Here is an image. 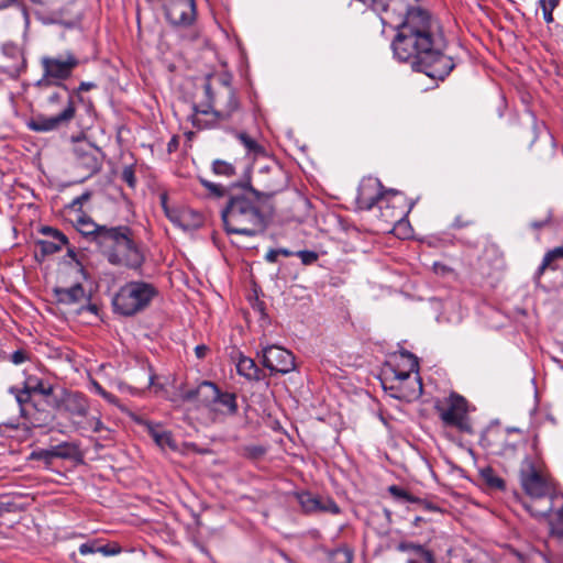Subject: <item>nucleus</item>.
Instances as JSON below:
<instances>
[{"label": "nucleus", "instance_id": "obj_1", "mask_svg": "<svg viewBox=\"0 0 563 563\" xmlns=\"http://www.w3.org/2000/svg\"><path fill=\"white\" fill-rule=\"evenodd\" d=\"M394 56L416 71L444 80L454 69L453 58L444 53L446 40L429 11L409 5L391 43Z\"/></svg>", "mask_w": 563, "mask_h": 563}, {"label": "nucleus", "instance_id": "obj_2", "mask_svg": "<svg viewBox=\"0 0 563 563\" xmlns=\"http://www.w3.org/2000/svg\"><path fill=\"white\" fill-rule=\"evenodd\" d=\"M279 188H271L261 192L251 186H242L230 191L225 207L221 210V219L228 234L255 236L265 232L266 217L261 209L264 198H269Z\"/></svg>", "mask_w": 563, "mask_h": 563}, {"label": "nucleus", "instance_id": "obj_3", "mask_svg": "<svg viewBox=\"0 0 563 563\" xmlns=\"http://www.w3.org/2000/svg\"><path fill=\"white\" fill-rule=\"evenodd\" d=\"M104 233L99 249L111 265L130 269H139L143 265L144 254L129 225L109 227Z\"/></svg>", "mask_w": 563, "mask_h": 563}, {"label": "nucleus", "instance_id": "obj_4", "mask_svg": "<svg viewBox=\"0 0 563 563\" xmlns=\"http://www.w3.org/2000/svg\"><path fill=\"white\" fill-rule=\"evenodd\" d=\"M418 371V357L406 350L399 353V362L396 365L388 363L385 375L390 372L397 383V393L391 394V397L407 402L419 399L423 386Z\"/></svg>", "mask_w": 563, "mask_h": 563}, {"label": "nucleus", "instance_id": "obj_5", "mask_svg": "<svg viewBox=\"0 0 563 563\" xmlns=\"http://www.w3.org/2000/svg\"><path fill=\"white\" fill-rule=\"evenodd\" d=\"M51 86L58 87L59 90L52 92L47 97V106L51 110L65 101L63 110L54 115L47 117L44 114L35 115L29 123V128L35 132H49L55 131L62 126H67L76 114V106L71 93L67 86L63 82H54Z\"/></svg>", "mask_w": 563, "mask_h": 563}, {"label": "nucleus", "instance_id": "obj_6", "mask_svg": "<svg viewBox=\"0 0 563 563\" xmlns=\"http://www.w3.org/2000/svg\"><path fill=\"white\" fill-rule=\"evenodd\" d=\"M157 295L156 287L150 283L129 282L113 297V309L121 316L132 317L145 310Z\"/></svg>", "mask_w": 563, "mask_h": 563}, {"label": "nucleus", "instance_id": "obj_7", "mask_svg": "<svg viewBox=\"0 0 563 563\" xmlns=\"http://www.w3.org/2000/svg\"><path fill=\"white\" fill-rule=\"evenodd\" d=\"M434 409L444 427L453 428L461 433L474 432L468 416V401L463 396L451 393L449 397L438 401Z\"/></svg>", "mask_w": 563, "mask_h": 563}, {"label": "nucleus", "instance_id": "obj_8", "mask_svg": "<svg viewBox=\"0 0 563 563\" xmlns=\"http://www.w3.org/2000/svg\"><path fill=\"white\" fill-rule=\"evenodd\" d=\"M203 91L207 98V102L203 106H192V124L198 129H205L218 124L222 121H228L232 113L238 110L239 101L233 92L229 93L228 106L225 110L213 109V92L210 79L207 78L203 84Z\"/></svg>", "mask_w": 563, "mask_h": 563}, {"label": "nucleus", "instance_id": "obj_9", "mask_svg": "<svg viewBox=\"0 0 563 563\" xmlns=\"http://www.w3.org/2000/svg\"><path fill=\"white\" fill-rule=\"evenodd\" d=\"M412 207L413 202H409L401 192L395 189H388L384 203L378 206L382 221L391 225L393 230H400L408 224L406 218Z\"/></svg>", "mask_w": 563, "mask_h": 563}, {"label": "nucleus", "instance_id": "obj_10", "mask_svg": "<svg viewBox=\"0 0 563 563\" xmlns=\"http://www.w3.org/2000/svg\"><path fill=\"white\" fill-rule=\"evenodd\" d=\"M44 76L37 86L49 87L54 82H63L68 79L74 69L79 65V59L70 52L55 57L44 56L41 59Z\"/></svg>", "mask_w": 563, "mask_h": 563}, {"label": "nucleus", "instance_id": "obj_11", "mask_svg": "<svg viewBox=\"0 0 563 563\" xmlns=\"http://www.w3.org/2000/svg\"><path fill=\"white\" fill-rule=\"evenodd\" d=\"M261 363L269 369L271 375L288 374L296 368L294 354L279 345H267L261 350Z\"/></svg>", "mask_w": 563, "mask_h": 563}, {"label": "nucleus", "instance_id": "obj_12", "mask_svg": "<svg viewBox=\"0 0 563 563\" xmlns=\"http://www.w3.org/2000/svg\"><path fill=\"white\" fill-rule=\"evenodd\" d=\"M73 153L76 166L80 168L87 177L100 170L103 154L99 147L90 142L79 141L74 145Z\"/></svg>", "mask_w": 563, "mask_h": 563}, {"label": "nucleus", "instance_id": "obj_13", "mask_svg": "<svg viewBox=\"0 0 563 563\" xmlns=\"http://www.w3.org/2000/svg\"><path fill=\"white\" fill-rule=\"evenodd\" d=\"M166 20L174 26H190L197 16L195 0H166L164 4Z\"/></svg>", "mask_w": 563, "mask_h": 563}, {"label": "nucleus", "instance_id": "obj_14", "mask_svg": "<svg viewBox=\"0 0 563 563\" xmlns=\"http://www.w3.org/2000/svg\"><path fill=\"white\" fill-rule=\"evenodd\" d=\"M520 482L525 492L531 497L542 498L551 494L550 484L529 460L525 461L520 471Z\"/></svg>", "mask_w": 563, "mask_h": 563}, {"label": "nucleus", "instance_id": "obj_15", "mask_svg": "<svg viewBox=\"0 0 563 563\" xmlns=\"http://www.w3.org/2000/svg\"><path fill=\"white\" fill-rule=\"evenodd\" d=\"M294 495L301 510L307 515L316 512L339 515L341 512L339 505L330 497H321L307 490L296 492Z\"/></svg>", "mask_w": 563, "mask_h": 563}, {"label": "nucleus", "instance_id": "obj_16", "mask_svg": "<svg viewBox=\"0 0 563 563\" xmlns=\"http://www.w3.org/2000/svg\"><path fill=\"white\" fill-rule=\"evenodd\" d=\"M387 190H384L378 179L368 178L363 180L358 187L356 203L362 210H371L375 206L384 203Z\"/></svg>", "mask_w": 563, "mask_h": 563}, {"label": "nucleus", "instance_id": "obj_17", "mask_svg": "<svg viewBox=\"0 0 563 563\" xmlns=\"http://www.w3.org/2000/svg\"><path fill=\"white\" fill-rule=\"evenodd\" d=\"M51 408H58V402H51L46 400L45 402L41 400L33 401L27 409H23V416L25 422L31 428H46L55 420V413Z\"/></svg>", "mask_w": 563, "mask_h": 563}, {"label": "nucleus", "instance_id": "obj_18", "mask_svg": "<svg viewBox=\"0 0 563 563\" xmlns=\"http://www.w3.org/2000/svg\"><path fill=\"white\" fill-rule=\"evenodd\" d=\"M220 388L210 380L201 382L196 388L189 389L183 394L185 401H196L199 406L207 408L209 411L214 406Z\"/></svg>", "mask_w": 563, "mask_h": 563}, {"label": "nucleus", "instance_id": "obj_19", "mask_svg": "<svg viewBox=\"0 0 563 563\" xmlns=\"http://www.w3.org/2000/svg\"><path fill=\"white\" fill-rule=\"evenodd\" d=\"M41 232L47 236V239L37 242L43 256L57 253L64 245L68 244L66 235L57 229L43 227Z\"/></svg>", "mask_w": 563, "mask_h": 563}, {"label": "nucleus", "instance_id": "obj_20", "mask_svg": "<svg viewBox=\"0 0 563 563\" xmlns=\"http://www.w3.org/2000/svg\"><path fill=\"white\" fill-rule=\"evenodd\" d=\"M75 225L81 235L95 242L98 246L101 244V235L106 234L104 231L109 229L108 225H100L87 216H79Z\"/></svg>", "mask_w": 563, "mask_h": 563}, {"label": "nucleus", "instance_id": "obj_21", "mask_svg": "<svg viewBox=\"0 0 563 563\" xmlns=\"http://www.w3.org/2000/svg\"><path fill=\"white\" fill-rule=\"evenodd\" d=\"M54 294L57 302L66 306L77 305L86 299V291L79 283L69 288L56 287Z\"/></svg>", "mask_w": 563, "mask_h": 563}, {"label": "nucleus", "instance_id": "obj_22", "mask_svg": "<svg viewBox=\"0 0 563 563\" xmlns=\"http://www.w3.org/2000/svg\"><path fill=\"white\" fill-rule=\"evenodd\" d=\"M63 406L67 412L78 417H86L89 410L87 397L78 391L66 394Z\"/></svg>", "mask_w": 563, "mask_h": 563}, {"label": "nucleus", "instance_id": "obj_23", "mask_svg": "<svg viewBox=\"0 0 563 563\" xmlns=\"http://www.w3.org/2000/svg\"><path fill=\"white\" fill-rule=\"evenodd\" d=\"M239 406L236 401V395L234 393L220 391L218 393V397L214 400L213 408L210 409L211 412L221 413L225 416H235L238 413Z\"/></svg>", "mask_w": 563, "mask_h": 563}, {"label": "nucleus", "instance_id": "obj_24", "mask_svg": "<svg viewBox=\"0 0 563 563\" xmlns=\"http://www.w3.org/2000/svg\"><path fill=\"white\" fill-rule=\"evenodd\" d=\"M238 374L249 380L260 382L266 377V374L261 369L255 361L251 357L240 355L236 363Z\"/></svg>", "mask_w": 563, "mask_h": 563}, {"label": "nucleus", "instance_id": "obj_25", "mask_svg": "<svg viewBox=\"0 0 563 563\" xmlns=\"http://www.w3.org/2000/svg\"><path fill=\"white\" fill-rule=\"evenodd\" d=\"M147 432L153 441L162 449L169 448L173 451L177 450V443L173 439L172 432L164 429L159 424H146Z\"/></svg>", "mask_w": 563, "mask_h": 563}, {"label": "nucleus", "instance_id": "obj_26", "mask_svg": "<svg viewBox=\"0 0 563 563\" xmlns=\"http://www.w3.org/2000/svg\"><path fill=\"white\" fill-rule=\"evenodd\" d=\"M48 451L54 459L79 460L81 457L79 446L74 442H62Z\"/></svg>", "mask_w": 563, "mask_h": 563}, {"label": "nucleus", "instance_id": "obj_27", "mask_svg": "<svg viewBox=\"0 0 563 563\" xmlns=\"http://www.w3.org/2000/svg\"><path fill=\"white\" fill-rule=\"evenodd\" d=\"M9 393L14 396V398L20 407V415L23 416V409L30 408L31 404L34 401L32 399L33 394H32L30 387L24 382L23 387L11 386L9 388Z\"/></svg>", "mask_w": 563, "mask_h": 563}, {"label": "nucleus", "instance_id": "obj_28", "mask_svg": "<svg viewBox=\"0 0 563 563\" xmlns=\"http://www.w3.org/2000/svg\"><path fill=\"white\" fill-rule=\"evenodd\" d=\"M563 260V246H558L545 253L541 265L538 268V276L542 275L547 268L556 269V262Z\"/></svg>", "mask_w": 563, "mask_h": 563}, {"label": "nucleus", "instance_id": "obj_29", "mask_svg": "<svg viewBox=\"0 0 563 563\" xmlns=\"http://www.w3.org/2000/svg\"><path fill=\"white\" fill-rule=\"evenodd\" d=\"M236 137L241 142V144L245 147L249 154H253L254 156L263 155L265 153L264 147L252 136H250L245 132L236 133Z\"/></svg>", "mask_w": 563, "mask_h": 563}, {"label": "nucleus", "instance_id": "obj_30", "mask_svg": "<svg viewBox=\"0 0 563 563\" xmlns=\"http://www.w3.org/2000/svg\"><path fill=\"white\" fill-rule=\"evenodd\" d=\"M25 383L30 387L32 394H38L43 397L47 398L53 395L54 387L52 385H46L42 379L29 377Z\"/></svg>", "mask_w": 563, "mask_h": 563}, {"label": "nucleus", "instance_id": "obj_31", "mask_svg": "<svg viewBox=\"0 0 563 563\" xmlns=\"http://www.w3.org/2000/svg\"><path fill=\"white\" fill-rule=\"evenodd\" d=\"M481 477L484 483L490 488L504 489L505 482L496 475L492 467H484L481 470Z\"/></svg>", "mask_w": 563, "mask_h": 563}, {"label": "nucleus", "instance_id": "obj_32", "mask_svg": "<svg viewBox=\"0 0 563 563\" xmlns=\"http://www.w3.org/2000/svg\"><path fill=\"white\" fill-rule=\"evenodd\" d=\"M353 551L347 547H340L329 554V563H352Z\"/></svg>", "mask_w": 563, "mask_h": 563}, {"label": "nucleus", "instance_id": "obj_33", "mask_svg": "<svg viewBox=\"0 0 563 563\" xmlns=\"http://www.w3.org/2000/svg\"><path fill=\"white\" fill-rule=\"evenodd\" d=\"M212 172L218 176L232 177L235 175V167L227 161L216 159L212 163Z\"/></svg>", "mask_w": 563, "mask_h": 563}, {"label": "nucleus", "instance_id": "obj_34", "mask_svg": "<svg viewBox=\"0 0 563 563\" xmlns=\"http://www.w3.org/2000/svg\"><path fill=\"white\" fill-rule=\"evenodd\" d=\"M388 492L396 500L399 501L413 503L418 500V497L411 495L408 490L397 485L389 486Z\"/></svg>", "mask_w": 563, "mask_h": 563}, {"label": "nucleus", "instance_id": "obj_35", "mask_svg": "<svg viewBox=\"0 0 563 563\" xmlns=\"http://www.w3.org/2000/svg\"><path fill=\"white\" fill-rule=\"evenodd\" d=\"M200 181L202 186L209 191V194L216 198H221L227 195H230V192H228V189L220 184H214L206 179H200Z\"/></svg>", "mask_w": 563, "mask_h": 563}, {"label": "nucleus", "instance_id": "obj_36", "mask_svg": "<svg viewBox=\"0 0 563 563\" xmlns=\"http://www.w3.org/2000/svg\"><path fill=\"white\" fill-rule=\"evenodd\" d=\"M29 460L43 461L46 468H49L54 457L49 453L48 449H40L31 452Z\"/></svg>", "mask_w": 563, "mask_h": 563}, {"label": "nucleus", "instance_id": "obj_37", "mask_svg": "<svg viewBox=\"0 0 563 563\" xmlns=\"http://www.w3.org/2000/svg\"><path fill=\"white\" fill-rule=\"evenodd\" d=\"M550 526L552 533L563 537V507L550 520Z\"/></svg>", "mask_w": 563, "mask_h": 563}, {"label": "nucleus", "instance_id": "obj_38", "mask_svg": "<svg viewBox=\"0 0 563 563\" xmlns=\"http://www.w3.org/2000/svg\"><path fill=\"white\" fill-rule=\"evenodd\" d=\"M296 256H298L303 265H312L319 258V255L314 251L301 250L296 252Z\"/></svg>", "mask_w": 563, "mask_h": 563}, {"label": "nucleus", "instance_id": "obj_39", "mask_svg": "<svg viewBox=\"0 0 563 563\" xmlns=\"http://www.w3.org/2000/svg\"><path fill=\"white\" fill-rule=\"evenodd\" d=\"M426 547L419 543L402 541L397 545V550L400 552H409L412 551L420 555Z\"/></svg>", "mask_w": 563, "mask_h": 563}, {"label": "nucleus", "instance_id": "obj_40", "mask_svg": "<svg viewBox=\"0 0 563 563\" xmlns=\"http://www.w3.org/2000/svg\"><path fill=\"white\" fill-rule=\"evenodd\" d=\"M121 179L128 184L129 187L134 188L136 178L132 166H125L121 173Z\"/></svg>", "mask_w": 563, "mask_h": 563}, {"label": "nucleus", "instance_id": "obj_41", "mask_svg": "<svg viewBox=\"0 0 563 563\" xmlns=\"http://www.w3.org/2000/svg\"><path fill=\"white\" fill-rule=\"evenodd\" d=\"M91 198V192L90 191H85L84 194H81L80 196L76 197L71 203H70V208L71 209H75V210H80L82 205L85 202H87L89 199Z\"/></svg>", "mask_w": 563, "mask_h": 563}, {"label": "nucleus", "instance_id": "obj_42", "mask_svg": "<svg viewBox=\"0 0 563 563\" xmlns=\"http://www.w3.org/2000/svg\"><path fill=\"white\" fill-rule=\"evenodd\" d=\"M541 9H542V12H543V19L547 23H551L553 22V15H552V12L553 10L556 8L558 4H550V3H545V2H539Z\"/></svg>", "mask_w": 563, "mask_h": 563}, {"label": "nucleus", "instance_id": "obj_43", "mask_svg": "<svg viewBox=\"0 0 563 563\" xmlns=\"http://www.w3.org/2000/svg\"><path fill=\"white\" fill-rule=\"evenodd\" d=\"M27 352L24 351V350H16L14 351L11 355H10V361L15 364V365H19V364H22L23 362H25L27 360Z\"/></svg>", "mask_w": 563, "mask_h": 563}, {"label": "nucleus", "instance_id": "obj_44", "mask_svg": "<svg viewBox=\"0 0 563 563\" xmlns=\"http://www.w3.org/2000/svg\"><path fill=\"white\" fill-rule=\"evenodd\" d=\"M473 223L474 222L471 219H466L463 216H456L454 221H453V223H452V228H454V229H462V228H466L468 225H472Z\"/></svg>", "mask_w": 563, "mask_h": 563}, {"label": "nucleus", "instance_id": "obj_45", "mask_svg": "<svg viewBox=\"0 0 563 563\" xmlns=\"http://www.w3.org/2000/svg\"><path fill=\"white\" fill-rule=\"evenodd\" d=\"M415 504H419L424 510H428V511H441L440 507L437 506L435 504L427 500V499H421L418 497V500L417 501H413Z\"/></svg>", "mask_w": 563, "mask_h": 563}, {"label": "nucleus", "instance_id": "obj_46", "mask_svg": "<svg viewBox=\"0 0 563 563\" xmlns=\"http://www.w3.org/2000/svg\"><path fill=\"white\" fill-rule=\"evenodd\" d=\"M98 552V547L95 545V543H82L80 547H79V553L81 555H87V554H91V553H96Z\"/></svg>", "mask_w": 563, "mask_h": 563}, {"label": "nucleus", "instance_id": "obj_47", "mask_svg": "<svg viewBox=\"0 0 563 563\" xmlns=\"http://www.w3.org/2000/svg\"><path fill=\"white\" fill-rule=\"evenodd\" d=\"M98 552L102 553L106 556L115 555L120 552L119 548L111 547L109 544L98 547Z\"/></svg>", "mask_w": 563, "mask_h": 563}, {"label": "nucleus", "instance_id": "obj_48", "mask_svg": "<svg viewBox=\"0 0 563 563\" xmlns=\"http://www.w3.org/2000/svg\"><path fill=\"white\" fill-rule=\"evenodd\" d=\"M93 386L97 390V393L103 397L104 399H107L109 402H113L115 397L113 395H111L110 393L106 391L98 383H93Z\"/></svg>", "mask_w": 563, "mask_h": 563}, {"label": "nucleus", "instance_id": "obj_49", "mask_svg": "<svg viewBox=\"0 0 563 563\" xmlns=\"http://www.w3.org/2000/svg\"><path fill=\"white\" fill-rule=\"evenodd\" d=\"M383 386L386 390L389 389L391 391L390 395L397 393V383L394 380V375H391L390 378L386 376L385 380L383 382Z\"/></svg>", "mask_w": 563, "mask_h": 563}, {"label": "nucleus", "instance_id": "obj_50", "mask_svg": "<svg viewBox=\"0 0 563 563\" xmlns=\"http://www.w3.org/2000/svg\"><path fill=\"white\" fill-rule=\"evenodd\" d=\"M420 556L424 560L426 563H435L434 553L426 548L420 553Z\"/></svg>", "mask_w": 563, "mask_h": 563}, {"label": "nucleus", "instance_id": "obj_51", "mask_svg": "<svg viewBox=\"0 0 563 563\" xmlns=\"http://www.w3.org/2000/svg\"><path fill=\"white\" fill-rule=\"evenodd\" d=\"M208 351H209V347L205 344H200L195 347V354L200 360L207 355Z\"/></svg>", "mask_w": 563, "mask_h": 563}, {"label": "nucleus", "instance_id": "obj_52", "mask_svg": "<svg viewBox=\"0 0 563 563\" xmlns=\"http://www.w3.org/2000/svg\"><path fill=\"white\" fill-rule=\"evenodd\" d=\"M279 254H278V251L277 249H271L266 255H265V260L268 262V263H276L277 262V258H278Z\"/></svg>", "mask_w": 563, "mask_h": 563}, {"label": "nucleus", "instance_id": "obj_53", "mask_svg": "<svg viewBox=\"0 0 563 563\" xmlns=\"http://www.w3.org/2000/svg\"><path fill=\"white\" fill-rule=\"evenodd\" d=\"M95 87H96V84H93V82H86V81H82V82L79 85V87H78L77 91H78V92L89 91L90 89H93Z\"/></svg>", "mask_w": 563, "mask_h": 563}, {"label": "nucleus", "instance_id": "obj_54", "mask_svg": "<svg viewBox=\"0 0 563 563\" xmlns=\"http://www.w3.org/2000/svg\"><path fill=\"white\" fill-rule=\"evenodd\" d=\"M548 223H549V220L533 221V222H531V228L539 230V229H542L543 227H545Z\"/></svg>", "mask_w": 563, "mask_h": 563}, {"label": "nucleus", "instance_id": "obj_55", "mask_svg": "<svg viewBox=\"0 0 563 563\" xmlns=\"http://www.w3.org/2000/svg\"><path fill=\"white\" fill-rule=\"evenodd\" d=\"M277 251H278L279 255H283L285 257H289V256L296 255V253L289 251L288 249H277Z\"/></svg>", "mask_w": 563, "mask_h": 563}, {"label": "nucleus", "instance_id": "obj_56", "mask_svg": "<svg viewBox=\"0 0 563 563\" xmlns=\"http://www.w3.org/2000/svg\"><path fill=\"white\" fill-rule=\"evenodd\" d=\"M13 2H14V0H0V10L9 7Z\"/></svg>", "mask_w": 563, "mask_h": 563}, {"label": "nucleus", "instance_id": "obj_57", "mask_svg": "<svg viewBox=\"0 0 563 563\" xmlns=\"http://www.w3.org/2000/svg\"><path fill=\"white\" fill-rule=\"evenodd\" d=\"M408 227H409V223L406 225V227H402L400 230H395L397 232L398 235L402 234L404 238H406L408 235Z\"/></svg>", "mask_w": 563, "mask_h": 563}, {"label": "nucleus", "instance_id": "obj_58", "mask_svg": "<svg viewBox=\"0 0 563 563\" xmlns=\"http://www.w3.org/2000/svg\"><path fill=\"white\" fill-rule=\"evenodd\" d=\"M103 428V424L100 420H97L96 423H95V427H93V431L95 432H100Z\"/></svg>", "mask_w": 563, "mask_h": 563}, {"label": "nucleus", "instance_id": "obj_59", "mask_svg": "<svg viewBox=\"0 0 563 563\" xmlns=\"http://www.w3.org/2000/svg\"><path fill=\"white\" fill-rule=\"evenodd\" d=\"M87 309L92 313H97L98 310L97 306L91 303L87 306Z\"/></svg>", "mask_w": 563, "mask_h": 563}, {"label": "nucleus", "instance_id": "obj_60", "mask_svg": "<svg viewBox=\"0 0 563 563\" xmlns=\"http://www.w3.org/2000/svg\"><path fill=\"white\" fill-rule=\"evenodd\" d=\"M559 1L560 0H539V2H545V3H550V4H559Z\"/></svg>", "mask_w": 563, "mask_h": 563}, {"label": "nucleus", "instance_id": "obj_61", "mask_svg": "<svg viewBox=\"0 0 563 563\" xmlns=\"http://www.w3.org/2000/svg\"><path fill=\"white\" fill-rule=\"evenodd\" d=\"M3 49H4V52H7L8 49L16 51V47L13 45H10V46L8 45V46H4Z\"/></svg>", "mask_w": 563, "mask_h": 563}, {"label": "nucleus", "instance_id": "obj_62", "mask_svg": "<svg viewBox=\"0 0 563 563\" xmlns=\"http://www.w3.org/2000/svg\"><path fill=\"white\" fill-rule=\"evenodd\" d=\"M420 521H422V518L421 517H416V519L413 521V525L418 526Z\"/></svg>", "mask_w": 563, "mask_h": 563}, {"label": "nucleus", "instance_id": "obj_63", "mask_svg": "<svg viewBox=\"0 0 563 563\" xmlns=\"http://www.w3.org/2000/svg\"><path fill=\"white\" fill-rule=\"evenodd\" d=\"M508 449L510 450V452H515L516 446L515 445H508Z\"/></svg>", "mask_w": 563, "mask_h": 563}, {"label": "nucleus", "instance_id": "obj_64", "mask_svg": "<svg viewBox=\"0 0 563 563\" xmlns=\"http://www.w3.org/2000/svg\"><path fill=\"white\" fill-rule=\"evenodd\" d=\"M550 510H551V506L548 507V509L544 512H542V515H547V512L550 511Z\"/></svg>", "mask_w": 563, "mask_h": 563}]
</instances>
